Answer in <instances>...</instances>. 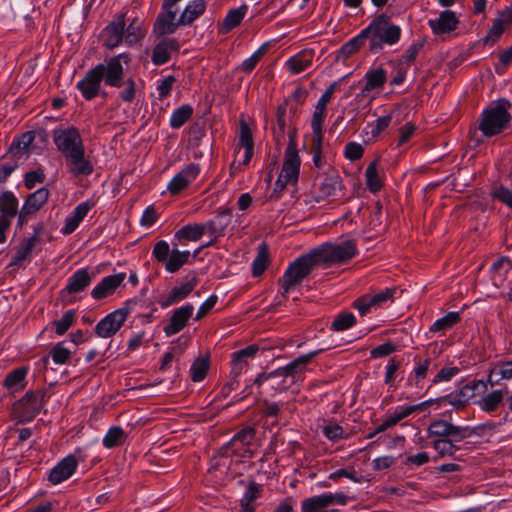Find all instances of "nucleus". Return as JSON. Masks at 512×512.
I'll list each match as a JSON object with an SVG mask.
<instances>
[{
	"label": "nucleus",
	"mask_w": 512,
	"mask_h": 512,
	"mask_svg": "<svg viewBox=\"0 0 512 512\" xmlns=\"http://www.w3.org/2000/svg\"><path fill=\"white\" fill-rule=\"evenodd\" d=\"M328 349L329 347L311 351L270 373H261L254 379V384L257 386L266 384L268 388L276 392L287 391L294 384L303 380L307 366L315 357Z\"/></svg>",
	"instance_id": "obj_1"
},
{
	"label": "nucleus",
	"mask_w": 512,
	"mask_h": 512,
	"mask_svg": "<svg viewBox=\"0 0 512 512\" xmlns=\"http://www.w3.org/2000/svg\"><path fill=\"white\" fill-rule=\"evenodd\" d=\"M368 41V48L376 53L383 49L384 45H394L401 37V28L390 21V18L381 14L363 29Z\"/></svg>",
	"instance_id": "obj_2"
},
{
	"label": "nucleus",
	"mask_w": 512,
	"mask_h": 512,
	"mask_svg": "<svg viewBox=\"0 0 512 512\" xmlns=\"http://www.w3.org/2000/svg\"><path fill=\"white\" fill-rule=\"evenodd\" d=\"M510 107L511 103L508 100L499 99L483 111L479 129L485 136L497 135L508 126L511 120L508 112Z\"/></svg>",
	"instance_id": "obj_3"
},
{
	"label": "nucleus",
	"mask_w": 512,
	"mask_h": 512,
	"mask_svg": "<svg viewBox=\"0 0 512 512\" xmlns=\"http://www.w3.org/2000/svg\"><path fill=\"white\" fill-rule=\"evenodd\" d=\"M317 265L319 263L313 251L294 260L279 280L283 294L289 293L294 287L300 285Z\"/></svg>",
	"instance_id": "obj_4"
},
{
	"label": "nucleus",
	"mask_w": 512,
	"mask_h": 512,
	"mask_svg": "<svg viewBox=\"0 0 512 512\" xmlns=\"http://www.w3.org/2000/svg\"><path fill=\"white\" fill-rule=\"evenodd\" d=\"M318 263L326 266L345 263L357 254L356 243L346 240L341 243H326L312 250Z\"/></svg>",
	"instance_id": "obj_5"
},
{
	"label": "nucleus",
	"mask_w": 512,
	"mask_h": 512,
	"mask_svg": "<svg viewBox=\"0 0 512 512\" xmlns=\"http://www.w3.org/2000/svg\"><path fill=\"white\" fill-rule=\"evenodd\" d=\"M46 391L38 389L28 391L13 405V414L18 422H30L39 414L46 401Z\"/></svg>",
	"instance_id": "obj_6"
},
{
	"label": "nucleus",
	"mask_w": 512,
	"mask_h": 512,
	"mask_svg": "<svg viewBox=\"0 0 512 512\" xmlns=\"http://www.w3.org/2000/svg\"><path fill=\"white\" fill-rule=\"evenodd\" d=\"M130 303L131 301H127L124 307L109 313L101 319L95 326V333L102 338L114 336L120 330L130 313Z\"/></svg>",
	"instance_id": "obj_7"
},
{
	"label": "nucleus",
	"mask_w": 512,
	"mask_h": 512,
	"mask_svg": "<svg viewBox=\"0 0 512 512\" xmlns=\"http://www.w3.org/2000/svg\"><path fill=\"white\" fill-rule=\"evenodd\" d=\"M53 140L65 158L84 149L81 135L75 127L54 130Z\"/></svg>",
	"instance_id": "obj_8"
},
{
	"label": "nucleus",
	"mask_w": 512,
	"mask_h": 512,
	"mask_svg": "<svg viewBox=\"0 0 512 512\" xmlns=\"http://www.w3.org/2000/svg\"><path fill=\"white\" fill-rule=\"evenodd\" d=\"M256 436V429L252 426H246L239 430L232 439L221 447L223 454H234L240 457L251 456L249 449Z\"/></svg>",
	"instance_id": "obj_9"
},
{
	"label": "nucleus",
	"mask_w": 512,
	"mask_h": 512,
	"mask_svg": "<svg viewBox=\"0 0 512 512\" xmlns=\"http://www.w3.org/2000/svg\"><path fill=\"white\" fill-rule=\"evenodd\" d=\"M300 158L298 155L296 139L294 135H290L289 143L285 151V159L281 173L279 175V182L284 179V182H296L299 175Z\"/></svg>",
	"instance_id": "obj_10"
},
{
	"label": "nucleus",
	"mask_w": 512,
	"mask_h": 512,
	"mask_svg": "<svg viewBox=\"0 0 512 512\" xmlns=\"http://www.w3.org/2000/svg\"><path fill=\"white\" fill-rule=\"evenodd\" d=\"M130 57L125 54H118L107 60L104 65L103 79L105 84L111 87L120 88L124 85V68L122 62L128 64Z\"/></svg>",
	"instance_id": "obj_11"
},
{
	"label": "nucleus",
	"mask_w": 512,
	"mask_h": 512,
	"mask_svg": "<svg viewBox=\"0 0 512 512\" xmlns=\"http://www.w3.org/2000/svg\"><path fill=\"white\" fill-rule=\"evenodd\" d=\"M350 498L344 493H324L305 499L302 502V512H318L333 504L346 505Z\"/></svg>",
	"instance_id": "obj_12"
},
{
	"label": "nucleus",
	"mask_w": 512,
	"mask_h": 512,
	"mask_svg": "<svg viewBox=\"0 0 512 512\" xmlns=\"http://www.w3.org/2000/svg\"><path fill=\"white\" fill-rule=\"evenodd\" d=\"M162 9L163 11L158 14L153 25V33L159 37L173 34L179 26H182L180 18L176 19L177 8L166 6V2H163Z\"/></svg>",
	"instance_id": "obj_13"
},
{
	"label": "nucleus",
	"mask_w": 512,
	"mask_h": 512,
	"mask_svg": "<svg viewBox=\"0 0 512 512\" xmlns=\"http://www.w3.org/2000/svg\"><path fill=\"white\" fill-rule=\"evenodd\" d=\"M103 70L104 64H98L77 83V89L86 100H92L98 95L103 80Z\"/></svg>",
	"instance_id": "obj_14"
},
{
	"label": "nucleus",
	"mask_w": 512,
	"mask_h": 512,
	"mask_svg": "<svg viewBox=\"0 0 512 512\" xmlns=\"http://www.w3.org/2000/svg\"><path fill=\"white\" fill-rule=\"evenodd\" d=\"M198 284V277L195 272L186 277V282L172 288L167 296L161 297L159 304L162 308L170 307L186 299Z\"/></svg>",
	"instance_id": "obj_15"
},
{
	"label": "nucleus",
	"mask_w": 512,
	"mask_h": 512,
	"mask_svg": "<svg viewBox=\"0 0 512 512\" xmlns=\"http://www.w3.org/2000/svg\"><path fill=\"white\" fill-rule=\"evenodd\" d=\"M200 173V166L191 163L177 173L168 184V191L172 195H176L186 189Z\"/></svg>",
	"instance_id": "obj_16"
},
{
	"label": "nucleus",
	"mask_w": 512,
	"mask_h": 512,
	"mask_svg": "<svg viewBox=\"0 0 512 512\" xmlns=\"http://www.w3.org/2000/svg\"><path fill=\"white\" fill-rule=\"evenodd\" d=\"M194 312L192 304L183 305L175 309L170 317L169 323L164 326L163 331L166 336H172L179 333L187 325Z\"/></svg>",
	"instance_id": "obj_17"
},
{
	"label": "nucleus",
	"mask_w": 512,
	"mask_h": 512,
	"mask_svg": "<svg viewBox=\"0 0 512 512\" xmlns=\"http://www.w3.org/2000/svg\"><path fill=\"white\" fill-rule=\"evenodd\" d=\"M125 15L118 14L115 19L103 30V45L113 49L120 45L124 37Z\"/></svg>",
	"instance_id": "obj_18"
},
{
	"label": "nucleus",
	"mask_w": 512,
	"mask_h": 512,
	"mask_svg": "<svg viewBox=\"0 0 512 512\" xmlns=\"http://www.w3.org/2000/svg\"><path fill=\"white\" fill-rule=\"evenodd\" d=\"M344 185L338 174L326 175L318 184V199L332 198L337 200L344 195Z\"/></svg>",
	"instance_id": "obj_19"
},
{
	"label": "nucleus",
	"mask_w": 512,
	"mask_h": 512,
	"mask_svg": "<svg viewBox=\"0 0 512 512\" xmlns=\"http://www.w3.org/2000/svg\"><path fill=\"white\" fill-rule=\"evenodd\" d=\"M68 171L75 177L93 173V164L85 158V148L65 158Z\"/></svg>",
	"instance_id": "obj_20"
},
{
	"label": "nucleus",
	"mask_w": 512,
	"mask_h": 512,
	"mask_svg": "<svg viewBox=\"0 0 512 512\" xmlns=\"http://www.w3.org/2000/svg\"><path fill=\"white\" fill-rule=\"evenodd\" d=\"M77 465L76 457L74 455H68L50 471L49 481L56 485L67 480L76 471Z\"/></svg>",
	"instance_id": "obj_21"
},
{
	"label": "nucleus",
	"mask_w": 512,
	"mask_h": 512,
	"mask_svg": "<svg viewBox=\"0 0 512 512\" xmlns=\"http://www.w3.org/2000/svg\"><path fill=\"white\" fill-rule=\"evenodd\" d=\"M179 42L175 38H164L162 39L153 49L151 60L159 66L167 63L171 59L173 52L179 51Z\"/></svg>",
	"instance_id": "obj_22"
},
{
	"label": "nucleus",
	"mask_w": 512,
	"mask_h": 512,
	"mask_svg": "<svg viewBox=\"0 0 512 512\" xmlns=\"http://www.w3.org/2000/svg\"><path fill=\"white\" fill-rule=\"evenodd\" d=\"M259 351L258 345L252 344L232 354L231 376L238 377L248 366V359H252Z\"/></svg>",
	"instance_id": "obj_23"
},
{
	"label": "nucleus",
	"mask_w": 512,
	"mask_h": 512,
	"mask_svg": "<svg viewBox=\"0 0 512 512\" xmlns=\"http://www.w3.org/2000/svg\"><path fill=\"white\" fill-rule=\"evenodd\" d=\"M125 277V273L104 277L91 291V296L96 300H100L111 295L121 285Z\"/></svg>",
	"instance_id": "obj_24"
},
{
	"label": "nucleus",
	"mask_w": 512,
	"mask_h": 512,
	"mask_svg": "<svg viewBox=\"0 0 512 512\" xmlns=\"http://www.w3.org/2000/svg\"><path fill=\"white\" fill-rule=\"evenodd\" d=\"M459 21L453 11L445 10L439 17L429 21L430 28L434 34L449 33L457 28Z\"/></svg>",
	"instance_id": "obj_25"
},
{
	"label": "nucleus",
	"mask_w": 512,
	"mask_h": 512,
	"mask_svg": "<svg viewBox=\"0 0 512 512\" xmlns=\"http://www.w3.org/2000/svg\"><path fill=\"white\" fill-rule=\"evenodd\" d=\"M92 207L93 203L90 201H86L79 204L73 210L72 214L66 218L65 225L62 228L61 232L64 235L73 233Z\"/></svg>",
	"instance_id": "obj_26"
},
{
	"label": "nucleus",
	"mask_w": 512,
	"mask_h": 512,
	"mask_svg": "<svg viewBox=\"0 0 512 512\" xmlns=\"http://www.w3.org/2000/svg\"><path fill=\"white\" fill-rule=\"evenodd\" d=\"M231 223V211L230 209H223L218 212L217 216L208 221L205 225L207 228V232L213 236L215 241L218 237L224 235L226 228Z\"/></svg>",
	"instance_id": "obj_27"
},
{
	"label": "nucleus",
	"mask_w": 512,
	"mask_h": 512,
	"mask_svg": "<svg viewBox=\"0 0 512 512\" xmlns=\"http://www.w3.org/2000/svg\"><path fill=\"white\" fill-rule=\"evenodd\" d=\"M91 281L92 278L87 269H79L69 278L65 291L69 294L79 293L85 290Z\"/></svg>",
	"instance_id": "obj_28"
},
{
	"label": "nucleus",
	"mask_w": 512,
	"mask_h": 512,
	"mask_svg": "<svg viewBox=\"0 0 512 512\" xmlns=\"http://www.w3.org/2000/svg\"><path fill=\"white\" fill-rule=\"evenodd\" d=\"M42 225L35 229L33 236L24 239L22 243L17 247L16 252L13 256V263L18 264L25 260L33 251L37 243L39 242V233L42 230Z\"/></svg>",
	"instance_id": "obj_29"
},
{
	"label": "nucleus",
	"mask_w": 512,
	"mask_h": 512,
	"mask_svg": "<svg viewBox=\"0 0 512 512\" xmlns=\"http://www.w3.org/2000/svg\"><path fill=\"white\" fill-rule=\"evenodd\" d=\"M240 147L245 149L243 164H248L253 156L254 141L252 131L248 124L242 120L240 121L239 143Z\"/></svg>",
	"instance_id": "obj_30"
},
{
	"label": "nucleus",
	"mask_w": 512,
	"mask_h": 512,
	"mask_svg": "<svg viewBox=\"0 0 512 512\" xmlns=\"http://www.w3.org/2000/svg\"><path fill=\"white\" fill-rule=\"evenodd\" d=\"M206 9L204 0H193L187 4L184 11L180 15V23L182 26L191 25Z\"/></svg>",
	"instance_id": "obj_31"
},
{
	"label": "nucleus",
	"mask_w": 512,
	"mask_h": 512,
	"mask_svg": "<svg viewBox=\"0 0 512 512\" xmlns=\"http://www.w3.org/2000/svg\"><path fill=\"white\" fill-rule=\"evenodd\" d=\"M365 86L362 90V94L365 95L374 89H379L384 86L387 80L386 72L383 68L379 67L376 69L369 70L365 74Z\"/></svg>",
	"instance_id": "obj_32"
},
{
	"label": "nucleus",
	"mask_w": 512,
	"mask_h": 512,
	"mask_svg": "<svg viewBox=\"0 0 512 512\" xmlns=\"http://www.w3.org/2000/svg\"><path fill=\"white\" fill-rule=\"evenodd\" d=\"M27 368L19 367L9 372L4 379V386L11 392H17L25 387Z\"/></svg>",
	"instance_id": "obj_33"
},
{
	"label": "nucleus",
	"mask_w": 512,
	"mask_h": 512,
	"mask_svg": "<svg viewBox=\"0 0 512 512\" xmlns=\"http://www.w3.org/2000/svg\"><path fill=\"white\" fill-rule=\"evenodd\" d=\"M503 379H512V361L498 362L489 372L488 383L495 386Z\"/></svg>",
	"instance_id": "obj_34"
},
{
	"label": "nucleus",
	"mask_w": 512,
	"mask_h": 512,
	"mask_svg": "<svg viewBox=\"0 0 512 512\" xmlns=\"http://www.w3.org/2000/svg\"><path fill=\"white\" fill-rule=\"evenodd\" d=\"M206 231L207 228L205 224H188L175 233V238L179 241H197Z\"/></svg>",
	"instance_id": "obj_35"
},
{
	"label": "nucleus",
	"mask_w": 512,
	"mask_h": 512,
	"mask_svg": "<svg viewBox=\"0 0 512 512\" xmlns=\"http://www.w3.org/2000/svg\"><path fill=\"white\" fill-rule=\"evenodd\" d=\"M18 200L13 193L7 191L0 195V217H7L9 220L17 215Z\"/></svg>",
	"instance_id": "obj_36"
},
{
	"label": "nucleus",
	"mask_w": 512,
	"mask_h": 512,
	"mask_svg": "<svg viewBox=\"0 0 512 512\" xmlns=\"http://www.w3.org/2000/svg\"><path fill=\"white\" fill-rule=\"evenodd\" d=\"M49 194V190L42 187L29 195L23 207L35 214L47 202Z\"/></svg>",
	"instance_id": "obj_37"
},
{
	"label": "nucleus",
	"mask_w": 512,
	"mask_h": 512,
	"mask_svg": "<svg viewBox=\"0 0 512 512\" xmlns=\"http://www.w3.org/2000/svg\"><path fill=\"white\" fill-rule=\"evenodd\" d=\"M190 252L179 251L176 248L171 250L169 258L165 263V269L170 273L177 272L183 265L189 262Z\"/></svg>",
	"instance_id": "obj_38"
},
{
	"label": "nucleus",
	"mask_w": 512,
	"mask_h": 512,
	"mask_svg": "<svg viewBox=\"0 0 512 512\" xmlns=\"http://www.w3.org/2000/svg\"><path fill=\"white\" fill-rule=\"evenodd\" d=\"M505 394L501 389L488 393L479 402L481 409L489 413L496 411L503 403Z\"/></svg>",
	"instance_id": "obj_39"
},
{
	"label": "nucleus",
	"mask_w": 512,
	"mask_h": 512,
	"mask_svg": "<svg viewBox=\"0 0 512 512\" xmlns=\"http://www.w3.org/2000/svg\"><path fill=\"white\" fill-rule=\"evenodd\" d=\"M127 439L126 432L119 426L111 427L103 438V445L108 448H114L122 445Z\"/></svg>",
	"instance_id": "obj_40"
},
{
	"label": "nucleus",
	"mask_w": 512,
	"mask_h": 512,
	"mask_svg": "<svg viewBox=\"0 0 512 512\" xmlns=\"http://www.w3.org/2000/svg\"><path fill=\"white\" fill-rule=\"evenodd\" d=\"M34 140L32 132H27L21 135L17 140H14L10 146L9 153L13 157L20 158L29 148Z\"/></svg>",
	"instance_id": "obj_41"
},
{
	"label": "nucleus",
	"mask_w": 512,
	"mask_h": 512,
	"mask_svg": "<svg viewBox=\"0 0 512 512\" xmlns=\"http://www.w3.org/2000/svg\"><path fill=\"white\" fill-rule=\"evenodd\" d=\"M365 177L367 187L371 192L376 193L381 190L382 181L377 170V160H374L368 165L365 171Z\"/></svg>",
	"instance_id": "obj_42"
},
{
	"label": "nucleus",
	"mask_w": 512,
	"mask_h": 512,
	"mask_svg": "<svg viewBox=\"0 0 512 512\" xmlns=\"http://www.w3.org/2000/svg\"><path fill=\"white\" fill-rule=\"evenodd\" d=\"M193 108L190 105H182L171 115L170 126L174 129L182 127L192 116Z\"/></svg>",
	"instance_id": "obj_43"
},
{
	"label": "nucleus",
	"mask_w": 512,
	"mask_h": 512,
	"mask_svg": "<svg viewBox=\"0 0 512 512\" xmlns=\"http://www.w3.org/2000/svg\"><path fill=\"white\" fill-rule=\"evenodd\" d=\"M269 262V252L265 244L258 248V254L252 263V272L254 276H260L264 273Z\"/></svg>",
	"instance_id": "obj_44"
},
{
	"label": "nucleus",
	"mask_w": 512,
	"mask_h": 512,
	"mask_svg": "<svg viewBox=\"0 0 512 512\" xmlns=\"http://www.w3.org/2000/svg\"><path fill=\"white\" fill-rule=\"evenodd\" d=\"M433 448L437 451L440 457L455 458V454L459 450V447L453 444L452 439L448 438H441L433 441Z\"/></svg>",
	"instance_id": "obj_45"
},
{
	"label": "nucleus",
	"mask_w": 512,
	"mask_h": 512,
	"mask_svg": "<svg viewBox=\"0 0 512 512\" xmlns=\"http://www.w3.org/2000/svg\"><path fill=\"white\" fill-rule=\"evenodd\" d=\"M460 321V314L458 312H449L444 317L436 320L430 327L431 332L445 331L452 328Z\"/></svg>",
	"instance_id": "obj_46"
},
{
	"label": "nucleus",
	"mask_w": 512,
	"mask_h": 512,
	"mask_svg": "<svg viewBox=\"0 0 512 512\" xmlns=\"http://www.w3.org/2000/svg\"><path fill=\"white\" fill-rule=\"evenodd\" d=\"M247 11V6L243 5L236 9H231L224 19L223 26L225 31H230L237 27L243 20Z\"/></svg>",
	"instance_id": "obj_47"
},
{
	"label": "nucleus",
	"mask_w": 512,
	"mask_h": 512,
	"mask_svg": "<svg viewBox=\"0 0 512 512\" xmlns=\"http://www.w3.org/2000/svg\"><path fill=\"white\" fill-rule=\"evenodd\" d=\"M286 113H287V103L284 102L277 107V111H276L277 129H274V135H275L277 142H279L280 139L283 138L284 134H285Z\"/></svg>",
	"instance_id": "obj_48"
},
{
	"label": "nucleus",
	"mask_w": 512,
	"mask_h": 512,
	"mask_svg": "<svg viewBox=\"0 0 512 512\" xmlns=\"http://www.w3.org/2000/svg\"><path fill=\"white\" fill-rule=\"evenodd\" d=\"M76 318V313L74 310L66 311L62 318L59 320H55L52 324L55 326V332L58 335L65 334L68 329L74 324Z\"/></svg>",
	"instance_id": "obj_49"
},
{
	"label": "nucleus",
	"mask_w": 512,
	"mask_h": 512,
	"mask_svg": "<svg viewBox=\"0 0 512 512\" xmlns=\"http://www.w3.org/2000/svg\"><path fill=\"white\" fill-rule=\"evenodd\" d=\"M125 40L128 44H134L143 37L142 22L134 18L124 32Z\"/></svg>",
	"instance_id": "obj_50"
},
{
	"label": "nucleus",
	"mask_w": 512,
	"mask_h": 512,
	"mask_svg": "<svg viewBox=\"0 0 512 512\" xmlns=\"http://www.w3.org/2000/svg\"><path fill=\"white\" fill-rule=\"evenodd\" d=\"M208 369H209V362L207 359H204V358L196 359L190 369L192 381H194V382L202 381L206 377Z\"/></svg>",
	"instance_id": "obj_51"
},
{
	"label": "nucleus",
	"mask_w": 512,
	"mask_h": 512,
	"mask_svg": "<svg viewBox=\"0 0 512 512\" xmlns=\"http://www.w3.org/2000/svg\"><path fill=\"white\" fill-rule=\"evenodd\" d=\"M326 117V108L317 106L313 113L311 128L313 131V137L323 138L322 126Z\"/></svg>",
	"instance_id": "obj_52"
},
{
	"label": "nucleus",
	"mask_w": 512,
	"mask_h": 512,
	"mask_svg": "<svg viewBox=\"0 0 512 512\" xmlns=\"http://www.w3.org/2000/svg\"><path fill=\"white\" fill-rule=\"evenodd\" d=\"M367 41L365 35H363V30L359 35L349 40L347 43H345L341 49L340 53L344 55L345 57H349L353 55L355 52H357L360 47L364 44V42Z\"/></svg>",
	"instance_id": "obj_53"
},
{
	"label": "nucleus",
	"mask_w": 512,
	"mask_h": 512,
	"mask_svg": "<svg viewBox=\"0 0 512 512\" xmlns=\"http://www.w3.org/2000/svg\"><path fill=\"white\" fill-rule=\"evenodd\" d=\"M50 355L56 364L63 365L69 361L71 351L64 346V342H59L51 349Z\"/></svg>",
	"instance_id": "obj_54"
},
{
	"label": "nucleus",
	"mask_w": 512,
	"mask_h": 512,
	"mask_svg": "<svg viewBox=\"0 0 512 512\" xmlns=\"http://www.w3.org/2000/svg\"><path fill=\"white\" fill-rule=\"evenodd\" d=\"M356 322L355 316L352 313L339 314L331 324V329L334 331H343L352 327Z\"/></svg>",
	"instance_id": "obj_55"
},
{
	"label": "nucleus",
	"mask_w": 512,
	"mask_h": 512,
	"mask_svg": "<svg viewBox=\"0 0 512 512\" xmlns=\"http://www.w3.org/2000/svg\"><path fill=\"white\" fill-rule=\"evenodd\" d=\"M342 477L348 478L355 483H361L364 481V477L358 476L353 467L338 469L328 476V478L333 481H338Z\"/></svg>",
	"instance_id": "obj_56"
},
{
	"label": "nucleus",
	"mask_w": 512,
	"mask_h": 512,
	"mask_svg": "<svg viewBox=\"0 0 512 512\" xmlns=\"http://www.w3.org/2000/svg\"><path fill=\"white\" fill-rule=\"evenodd\" d=\"M322 143L323 138H312L311 152L313 154V163L317 168H322L326 163L325 158L322 156Z\"/></svg>",
	"instance_id": "obj_57"
},
{
	"label": "nucleus",
	"mask_w": 512,
	"mask_h": 512,
	"mask_svg": "<svg viewBox=\"0 0 512 512\" xmlns=\"http://www.w3.org/2000/svg\"><path fill=\"white\" fill-rule=\"evenodd\" d=\"M232 456H234V454H223L220 449L218 454L215 455L210 461V470L228 469Z\"/></svg>",
	"instance_id": "obj_58"
},
{
	"label": "nucleus",
	"mask_w": 512,
	"mask_h": 512,
	"mask_svg": "<svg viewBox=\"0 0 512 512\" xmlns=\"http://www.w3.org/2000/svg\"><path fill=\"white\" fill-rule=\"evenodd\" d=\"M264 54L265 46H261L250 58L243 61L239 69L245 73L252 72Z\"/></svg>",
	"instance_id": "obj_59"
},
{
	"label": "nucleus",
	"mask_w": 512,
	"mask_h": 512,
	"mask_svg": "<svg viewBox=\"0 0 512 512\" xmlns=\"http://www.w3.org/2000/svg\"><path fill=\"white\" fill-rule=\"evenodd\" d=\"M423 48V42H413L405 51L400 59V63L406 64L408 67L417 57L421 49Z\"/></svg>",
	"instance_id": "obj_60"
},
{
	"label": "nucleus",
	"mask_w": 512,
	"mask_h": 512,
	"mask_svg": "<svg viewBox=\"0 0 512 512\" xmlns=\"http://www.w3.org/2000/svg\"><path fill=\"white\" fill-rule=\"evenodd\" d=\"M170 253H171V251H170L169 244L164 240L158 241L154 245L153 251H152L153 256L155 257V259L158 262H165V263L167 262Z\"/></svg>",
	"instance_id": "obj_61"
},
{
	"label": "nucleus",
	"mask_w": 512,
	"mask_h": 512,
	"mask_svg": "<svg viewBox=\"0 0 512 512\" xmlns=\"http://www.w3.org/2000/svg\"><path fill=\"white\" fill-rule=\"evenodd\" d=\"M450 423L444 420L434 421L428 428V433L430 436H438L442 438H447L449 434Z\"/></svg>",
	"instance_id": "obj_62"
},
{
	"label": "nucleus",
	"mask_w": 512,
	"mask_h": 512,
	"mask_svg": "<svg viewBox=\"0 0 512 512\" xmlns=\"http://www.w3.org/2000/svg\"><path fill=\"white\" fill-rule=\"evenodd\" d=\"M491 196L512 209V191L504 186L492 190Z\"/></svg>",
	"instance_id": "obj_63"
},
{
	"label": "nucleus",
	"mask_w": 512,
	"mask_h": 512,
	"mask_svg": "<svg viewBox=\"0 0 512 512\" xmlns=\"http://www.w3.org/2000/svg\"><path fill=\"white\" fill-rule=\"evenodd\" d=\"M353 307L364 316L370 312L371 308L376 307V305L373 303L371 295L366 294L357 298L353 303Z\"/></svg>",
	"instance_id": "obj_64"
}]
</instances>
